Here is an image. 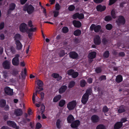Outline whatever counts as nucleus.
I'll list each match as a JSON object with an SVG mask.
<instances>
[{"mask_svg": "<svg viewBox=\"0 0 129 129\" xmlns=\"http://www.w3.org/2000/svg\"><path fill=\"white\" fill-rule=\"evenodd\" d=\"M91 89H88L83 96L81 101L83 104H85L86 103L88 99L89 96L91 94Z\"/></svg>", "mask_w": 129, "mask_h": 129, "instance_id": "nucleus-1", "label": "nucleus"}, {"mask_svg": "<svg viewBox=\"0 0 129 129\" xmlns=\"http://www.w3.org/2000/svg\"><path fill=\"white\" fill-rule=\"evenodd\" d=\"M35 8L31 5H29L27 4L25 5L23 8V10L24 11H27L29 14L33 13L34 12Z\"/></svg>", "mask_w": 129, "mask_h": 129, "instance_id": "nucleus-2", "label": "nucleus"}, {"mask_svg": "<svg viewBox=\"0 0 129 129\" xmlns=\"http://www.w3.org/2000/svg\"><path fill=\"white\" fill-rule=\"evenodd\" d=\"M126 21L124 17L122 15H119L118 19L116 20V22L118 26H120L124 24Z\"/></svg>", "mask_w": 129, "mask_h": 129, "instance_id": "nucleus-3", "label": "nucleus"}, {"mask_svg": "<svg viewBox=\"0 0 129 129\" xmlns=\"http://www.w3.org/2000/svg\"><path fill=\"white\" fill-rule=\"evenodd\" d=\"M102 27L100 25H96L93 24L90 26V29L91 31L94 30L95 32H101Z\"/></svg>", "mask_w": 129, "mask_h": 129, "instance_id": "nucleus-4", "label": "nucleus"}, {"mask_svg": "<svg viewBox=\"0 0 129 129\" xmlns=\"http://www.w3.org/2000/svg\"><path fill=\"white\" fill-rule=\"evenodd\" d=\"M20 55L17 54L15 55V57L12 60V63L13 65L14 66H18L19 64V57Z\"/></svg>", "mask_w": 129, "mask_h": 129, "instance_id": "nucleus-5", "label": "nucleus"}, {"mask_svg": "<svg viewBox=\"0 0 129 129\" xmlns=\"http://www.w3.org/2000/svg\"><path fill=\"white\" fill-rule=\"evenodd\" d=\"M20 31L21 32H27L28 28L27 24L25 23H22L20 25L19 27Z\"/></svg>", "mask_w": 129, "mask_h": 129, "instance_id": "nucleus-6", "label": "nucleus"}, {"mask_svg": "<svg viewBox=\"0 0 129 129\" xmlns=\"http://www.w3.org/2000/svg\"><path fill=\"white\" fill-rule=\"evenodd\" d=\"M77 103L76 101L73 100L69 102L67 105V107L69 110L73 109L76 107Z\"/></svg>", "mask_w": 129, "mask_h": 129, "instance_id": "nucleus-7", "label": "nucleus"}, {"mask_svg": "<svg viewBox=\"0 0 129 129\" xmlns=\"http://www.w3.org/2000/svg\"><path fill=\"white\" fill-rule=\"evenodd\" d=\"M11 64L10 61L6 60L3 62L2 65L4 68L6 69H9L10 68Z\"/></svg>", "mask_w": 129, "mask_h": 129, "instance_id": "nucleus-8", "label": "nucleus"}, {"mask_svg": "<svg viewBox=\"0 0 129 129\" xmlns=\"http://www.w3.org/2000/svg\"><path fill=\"white\" fill-rule=\"evenodd\" d=\"M5 92L7 94L12 95L13 94V90L8 87H6L4 89Z\"/></svg>", "mask_w": 129, "mask_h": 129, "instance_id": "nucleus-9", "label": "nucleus"}, {"mask_svg": "<svg viewBox=\"0 0 129 129\" xmlns=\"http://www.w3.org/2000/svg\"><path fill=\"white\" fill-rule=\"evenodd\" d=\"M94 44L97 45H99L101 43V40L100 36L98 35L96 36L94 39Z\"/></svg>", "mask_w": 129, "mask_h": 129, "instance_id": "nucleus-10", "label": "nucleus"}, {"mask_svg": "<svg viewBox=\"0 0 129 129\" xmlns=\"http://www.w3.org/2000/svg\"><path fill=\"white\" fill-rule=\"evenodd\" d=\"M69 55L70 57L73 59H76L78 56V54L75 52H70Z\"/></svg>", "mask_w": 129, "mask_h": 129, "instance_id": "nucleus-11", "label": "nucleus"}, {"mask_svg": "<svg viewBox=\"0 0 129 129\" xmlns=\"http://www.w3.org/2000/svg\"><path fill=\"white\" fill-rule=\"evenodd\" d=\"M80 124V121L79 120H76L72 122L71 124V126L72 128H76Z\"/></svg>", "mask_w": 129, "mask_h": 129, "instance_id": "nucleus-12", "label": "nucleus"}, {"mask_svg": "<svg viewBox=\"0 0 129 129\" xmlns=\"http://www.w3.org/2000/svg\"><path fill=\"white\" fill-rule=\"evenodd\" d=\"M72 23L73 25L75 27L79 28L81 26V23L79 21L74 20L73 21Z\"/></svg>", "mask_w": 129, "mask_h": 129, "instance_id": "nucleus-13", "label": "nucleus"}, {"mask_svg": "<svg viewBox=\"0 0 129 129\" xmlns=\"http://www.w3.org/2000/svg\"><path fill=\"white\" fill-rule=\"evenodd\" d=\"M14 114L16 116H21L23 113L22 110L21 109H18L15 110Z\"/></svg>", "mask_w": 129, "mask_h": 129, "instance_id": "nucleus-14", "label": "nucleus"}, {"mask_svg": "<svg viewBox=\"0 0 129 129\" xmlns=\"http://www.w3.org/2000/svg\"><path fill=\"white\" fill-rule=\"evenodd\" d=\"M106 9V7L105 6H102L101 5H98L96 7V9L98 11L102 12L104 11Z\"/></svg>", "mask_w": 129, "mask_h": 129, "instance_id": "nucleus-15", "label": "nucleus"}, {"mask_svg": "<svg viewBox=\"0 0 129 129\" xmlns=\"http://www.w3.org/2000/svg\"><path fill=\"white\" fill-rule=\"evenodd\" d=\"M7 123L8 125L14 128L16 127V129H19L18 127H16V124L14 121L9 120L7 121Z\"/></svg>", "mask_w": 129, "mask_h": 129, "instance_id": "nucleus-16", "label": "nucleus"}, {"mask_svg": "<svg viewBox=\"0 0 129 129\" xmlns=\"http://www.w3.org/2000/svg\"><path fill=\"white\" fill-rule=\"evenodd\" d=\"M91 119L93 123H96L99 121V117L96 115H94L92 116Z\"/></svg>", "mask_w": 129, "mask_h": 129, "instance_id": "nucleus-17", "label": "nucleus"}, {"mask_svg": "<svg viewBox=\"0 0 129 129\" xmlns=\"http://www.w3.org/2000/svg\"><path fill=\"white\" fill-rule=\"evenodd\" d=\"M122 126V123L120 122H117L114 125V129H119Z\"/></svg>", "mask_w": 129, "mask_h": 129, "instance_id": "nucleus-18", "label": "nucleus"}, {"mask_svg": "<svg viewBox=\"0 0 129 129\" xmlns=\"http://www.w3.org/2000/svg\"><path fill=\"white\" fill-rule=\"evenodd\" d=\"M74 118L73 115H70L68 116L67 118V120L68 123H72L74 120Z\"/></svg>", "mask_w": 129, "mask_h": 129, "instance_id": "nucleus-19", "label": "nucleus"}, {"mask_svg": "<svg viewBox=\"0 0 129 129\" xmlns=\"http://www.w3.org/2000/svg\"><path fill=\"white\" fill-rule=\"evenodd\" d=\"M15 44L16 45V48L18 50L21 49L22 46L21 43L19 40H16L15 42Z\"/></svg>", "mask_w": 129, "mask_h": 129, "instance_id": "nucleus-20", "label": "nucleus"}, {"mask_svg": "<svg viewBox=\"0 0 129 129\" xmlns=\"http://www.w3.org/2000/svg\"><path fill=\"white\" fill-rule=\"evenodd\" d=\"M96 54L94 52H92L90 53L88 55L89 58L92 59L94 58L96 56Z\"/></svg>", "mask_w": 129, "mask_h": 129, "instance_id": "nucleus-21", "label": "nucleus"}, {"mask_svg": "<svg viewBox=\"0 0 129 129\" xmlns=\"http://www.w3.org/2000/svg\"><path fill=\"white\" fill-rule=\"evenodd\" d=\"M67 87L66 86H62L59 90V92L61 94L64 92L66 90Z\"/></svg>", "mask_w": 129, "mask_h": 129, "instance_id": "nucleus-22", "label": "nucleus"}, {"mask_svg": "<svg viewBox=\"0 0 129 129\" xmlns=\"http://www.w3.org/2000/svg\"><path fill=\"white\" fill-rule=\"evenodd\" d=\"M116 81L117 83L121 82L122 80V77L121 75H118L116 77Z\"/></svg>", "mask_w": 129, "mask_h": 129, "instance_id": "nucleus-23", "label": "nucleus"}, {"mask_svg": "<svg viewBox=\"0 0 129 129\" xmlns=\"http://www.w3.org/2000/svg\"><path fill=\"white\" fill-rule=\"evenodd\" d=\"M125 106H121L119 107V109L118 110V112L119 113H121L125 112Z\"/></svg>", "mask_w": 129, "mask_h": 129, "instance_id": "nucleus-24", "label": "nucleus"}, {"mask_svg": "<svg viewBox=\"0 0 129 129\" xmlns=\"http://www.w3.org/2000/svg\"><path fill=\"white\" fill-rule=\"evenodd\" d=\"M61 96L60 95H58L55 97L53 99V102H57L61 98Z\"/></svg>", "mask_w": 129, "mask_h": 129, "instance_id": "nucleus-25", "label": "nucleus"}, {"mask_svg": "<svg viewBox=\"0 0 129 129\" xmlns=\"http://www.w3.org/2000/svg\"><path fill=\"white\" fill-rule=\"evenodd\" d=\"M16 6L14 3L10 4L9 6V9L11 11H13L15 9Z\"/></svg>", "mask_w": 129, "mask_h": 129, "instance_id": "nucleus-26", "label": "nucleus"}, {"mask_svg": "<svg viewBox=\"0 0 129 129\" xmlns=\"http://www.w3.org/2000/svg\"><path fill=\"white\" fill-rule=\"evenodd\" d=\"M14 38L16 41V40H21V37L19 34H17L15 35L14 37Z\"/></svg>", "mask_w": 129, "mask_h": 129, "instance_id": "nucleus-27", "label": "nucleus"}, {"mask_svg": "<svg viewBox=\"0 0 129 129\" xmlns=\"http://www.w3.org/2000/svg\"><path fill=\"white\" fill-rule=\"evenodd\" d=\"M37 28L36 27L33 28V26L32 27H30V28H28L27 32H34L36 31Z\"/></svg>", "mask_w": 129, "mask_h": 129, "instance_id": "nucleus-28", "label": "nucleus"}, {"mask_svg": "<svg viewBox=\"0 0 129 129\" xmlns=\"http://www.w3.org/2000/svg\"><path fill=\"white\" fill-rule=\"evenodd\" d=\"M112 19L111 16L110 15H107L105 17L104 20L106 21H109L112 20Z\"/></svg>", "mask_w": 129, "mask_h": 129, "instance_id": "nucleus-29", "label": "nucleus"}, {"mask_svg": "<svg viewBox=\"0 0 129 129\" xmlns=\"http://www.w3.org/2000/svg\"><path fill=\"white\" fill-rule=\"evenodd\" d=\"M96 129H106V127L104 125L100 124L96 126Z\"/></svg>", "mask_w": 129, "mask_h": 129, "instance_id": "nucleus-30", "label": "nucleus"}, {"mask_svg": "<svg viewBox=\"0 0 129 129\" xmlns=\"http://www.w3.org/2000/svg\"><path fill=\"white\" fill-rule=\"evenodd\" d=\"M0 106L1 107H4L6 104L5 101L3 99L2 100L0 101Z\"/></svg>", "mask_w": 129, "mask_h": 129, "instance_id": "nucleus-31", "label": "nucleus"}, {"mask_svg": "<svg viewBox=\"0 0 129 129\" xmlns=\"http://www.w3.org/2000/svg\"><path fill=\"white\" fill-rule=\"evenodd\" d=\"M61 122V121L59 119H58L56 122V125L57 127L60 128L61 127L60 123Z\"/></svg>", "mask_w": 129, "mask_h": 129, "instance_id": "nucleus-32", "label": "nucleus"}, {"mask_svg": "<svg viewBox=\"0 0 129 129\" xmlns=\"http://www.w3.org/2000/svg\"><path fill=\"white\" fill-rule=\"evenodd\" d=\"M111 15L112 17L114 19H115L116 18V14L115 11L114 10H112L111 12Z\"/></svg>", "mask_w": 129, "mask_h": 129, "instance_id": "nucleus-33", "label": "nucleus"}, {"mask_svg": "<svg viewBox=\"0 0 129 129\" xmlns=\"http://www.w3.org/2000/svg\"><path fill=\"white\" fill-rule=\"evenodd\" d=\"M86 84V82L84 80H83L80 81V85L82 87H84Z\"/></svg>", "mask_w": 129, "mask_h": 129, "instance_id": "nucleus-34", "label": "nucleus"}, {"mask_svg": "<svg viewBox=\"0 0 129 129\" xmlns=\"http://www.w3.org/2000/svg\"><path fill=\"white\" fill-rule=\"evenodd\" d=\"M3 76L5 78H6L9 76V74L7 71H5L3 72Z\"/></svg>", "mask_w": 129, "mask_h": 129, "instance_id": "nucleus-35", "label": "nucleus"}, {"mask_svg": "<svg viewBox=\"0 0 129 129\" xmlns=\"http://www.w3.org/2000/svg\"><path fill=\"white\" fill-rule=\"evenodd\" d=\"M65 103L66 102L64 100H62L59 102V105L60 107H62L65 104Z\"/></svg>", "mask_w": 129, "mask_h": 129, "instance_id": "nucleus-36", "label": "nucleus"}, {"mask_svg": "<svg viewBox=\"0 0 129 129\" xmlns=\"http://www.w3.org/2000/svg\"><path fill=\"white\" fill-rule=\"evenodd\" d=\"M75 9V6L73 5H71L68 8V10L70 11H72Z\"/></svg>", "mask_w": 129, "mask_h": 129, "instance_id": "nucleus-37", "label": "nucleus"}, {"mask_svg": "<svg viewBox=\"0 0 129 129\" xmlns=\"http://www.w3.org/2000/svg\"><path fill=\"white\" fill-rule=\"evenodd\" d=\"M112 25L110 24H108L106 26V29L108 30H111L112 29Z\"/></svg>", "mask_w": 129, "mask_h": 129, "instance_id": "nucleus-38", "label": "nucleus"}, {"mask_svg": "<svg viewBox=\"0 0 129 129\" xmlns=\"http://www.w3.org/2000/svg\"><path fill=\"white\" fill-rule=\"evenodd\" d=\"M37 84L39 87H42L43 85L42 81L40 80H38L37 81Z\"/></svg>", "mask_w": 129, "mask_h": 129, "instance_id": "nucleus-39", "label": "nucleus"}, {"mask_svg": "<svg viewBox=\"0 0 129 129\" xmlns=\"http://www.w3.org/2000/svg\"><path fill=\"white\" fill-rule=\"evenodd\" d=\"M75 84V82L73 81H71L69 84L68 87L69 88H71L74 86Z\"/></svg>", "mask_w": 129, "mask_h": 129, "instance_id": "nucleus-40", "label": "nucleus"}, {"mask_svg": "<svg viewBox=\"0 0 129 129\" xmlns=\"http://www.w3.org/2000/svg\"><path fill=\"white\" fill-rule=\"evenodd\" d=\"M84 15L83 13L79 14L78 13V18L79 19H81L84 18Z\"/></svg>", "mask_w": 129, "mask_h": 129, "instance_id": "nucleus-41", "label": "nucleus"}, {"mask_svg": "<svg viewBox=\"0 0 129 129\" xmlns=\"http://www.w3.org/2000/svg\"><path fill=\"white\" fill-rule=\"evenodd\" d=\"M109 55V53L108 51H106L104 53L103 56L105 58H108Z\"/></svg>", "mask_w": 129, "mask_h": 129, "instance_id": "nucleus-42", "label": "nucleus"}, {"mask_svg": "<svg viewBox=\"0 0 129 129\" xmlns=\"http://www.w3.org/2000/svg\"><path fill=\"white\" fill-rule=\"evenodd\" d=\"M54 13V16L55 17H57L59 14V12L58 11L54 10L53 12Z\"/></svg>", "mask_w": 129, "mask_h": 129, "instance_id": "nucleus-43", "label": "nucleus"}, {"mask_svg": "<svg viewBox=\"0 0 129 129\" xmlns=\"http://www.w3.org/2000/svg\"><path fill=\"white\" fill-rule=\"evenodd\" d=\"M62 32H68L69 29L67 27H64L62 29Z\"/></svg>", "mask_w": 129, "mask_h": 129, "instance_id": "nucleus-44", "label": "nucleus"}, {"mask_svg": "<svg viewBox=\"0 0 129 129\" xmlns=\"http://www.w3.org/2000/svg\"><path fill=\"white\" fill-rule=\"evenodd\" d=\"M55 8L56 11H59L60 9V6L58 3L56 4L55 5Z\"/></svg>", "mask_w": 129, "mask_h": 129, "instance_id": "nucleus-45", "label": "nucleus"}, {"mask_svg": "<svg viewBox=\"0 0 129 129\" xmlns=\"http://www.w3.org/2000/svg\"><path fill=\"white\" fill-rule=\"evenodd\" d=\"M106 79V76L105 75H102L100 77L99 80L100 81L103 80H105Z\"/></svg>", "mask_w": 129, "mask_h": 129, "instance_id": "nucleus-46", "label": "nucleus"}, {"mask_svg": "<svg viewBox=\"0 0 129 129\" xmlns=\"http://www.w3.org/2000/svg\"><path fill=\"white\" fill-rule=\"evenodd\" d=\"M117 1V0H109V5L110 6L113 5Z\"/></svg>", "mask_w": 129, "mask_h": 129, "instance_id": "nucleus-47", "label": "nucleus"}, {"mask_svg": "<svg viewBox=\"0 0 129 129\" xmlns=\"http://www.w3.org/2000/svg\"><path fill=\"white\" fill-rule=\"evenodd\" d=\"M78 13L77 12L74 14L72 16V17L74 19H76L78 18Z\"/></svg>", "mask_w": 129, "mask_h": 129, "instance_id": "nucleus-48", "label": "nucleus"}, {"mask_svg": "<svg viewBox=\"0 0 129 129\" xmlns=\"http://www.w3.org/2000/svg\"><path fill=\"white\" fill-rule=\"evenodd\" d=\"M78 73L77 72H74L72 75V76L73 78H75L78 76Z\"/></svg>", "mask_w": 129, "mask_h": 129, "instance_id": "nucleus-49", "label": "nucleus"}, {"mask_svg": "<svg viewBox=\"0 0 129 129\" xmlns=\"http://www.w3.org/2000/svg\"><path fill=\"white\" fill-rule=\"evenodd\" d=\"M109 109L106 106H104L103 108V111L104 112H107L108 111Z\"/></svg>", "mask_w": 129, "mask_h": 129, "instance_id": "nucleus-50", "label": "nucleus"}, {"mask_svg": "<svg viewBox=\"0 0 129 129\" xmlns=\"http://www.w3.org/2000/svg\"><path fill=\"white\" fill-rule=\"evenodd\" d=\"M45 109V106L43 105H42L41 107V111L42 112L41 114H42L44 112Z\"/></svg>", "mask_w": 129, "mask_h": 129, "instance_id": "nucleus-51", "label": "nucleus"}, {"mask_svg": "<svg viewBox=\"0 0 129 129\" xmlns=\"http://www.w3.org/2000/svg\"><path fill=\"white\" fill-rule=\"evenodd\" d=\"M95 71L97 73H99L101 72L102 70L101 68H98L95 69Z\"/></svg>", "mask_w": 129, "mask_h": 129, "instance_id": "nucleus-52", "label": "nucleus"}, {"mask_svg": "<svg viewBox=\"0 0 129 129\" xmlns=\"http://www.w3.org/2000/svg\"><path fill=\"white\" fill-rule=\"evenodd\" d=\"M10 50L12 53L14 54L15 53V50L14 47H11L10 48Z\"/></svg>", "mask_w": 129, "mask_h": 129, "instance_id": "nucleus-53", "label": "nucleus"}, {"mask_svg": "<svg viewBox=\"0 0 129 129\" xmlns=\"http://www.w3.org/2000/svg\"><path fill=\"white\" fill-rule=\"evenodd\" d=\"M42 127L41 124L39 123H38L36 125V129H39Z\"/></svg>", "mask_w": 129, "mask_h": 129, "instance_id": "nucleus-54", "label": "nucleus"}, {"mask_svg": "<svg viewBox=\"0 0 129 129\" xmlns=\"http://www.w3.org/2000/svg\"><path fill=\"white\" fill-rule=\"evenodd\" d=\"M74 72V71L73 70H70L68 71V74L69 75H72Z\"/></svg>", "mask_w": 129, "mask_h": 129, "instance_id": "nucleus-55", "label": "nucleus"}, {"mask_svg": "<svg viewBox=\"0 0 129 129\" xmlns=\"http://www.w3.org/2000/svg\"><path fill=\"white\" fill-rule=\"evenodd\" d=\"M28 26L30 27H32L33 26V25L32 23V22L31 20H29L28 23Z\"/></svg>", "mask_w": 129, "mask_h": 129, "instance_id": "nucleus-56", "label": "nucleus"}, {"mask_svg": "<svg viewBox=\"0 0 129 129\" xmlns=\"http://www.w3.org/2000/svg\"><path fill=\"white\" fill-rule=\"evenodd\" d=\"M5 24L4 22H2L0 24V30L3 29L4 26Z\"/></svg>", "mask_w": 129, "mask_h": 129, "instance_id": "nucleus-57", "label": "nucleus"}, {"mask_svg": "<svg viewBox=\"0 0 129 129\" xmlns=\"http://www.w3.org/2000/svg\"><path fill=\"white\" fill-rule=\"evenodd\" d=\"M108 42V40L105 38H104L102 41V43L105 44H107Z\"/></svg>", "mask_w": 129, "mask_h": 129, "instance_id": "nucleus-58", "label": "nucleus"}, {"mask_svg": "<svg viewBox=\"0 0 129 129\" xmlns=\"http://www.w3.org/2000/svg\"><path fill=\"white\" fill-rule=\"evenodd\" d=\"M93 1L96 3L100 4L102 3L104 0H93Z\"/></svg>", "mask_w": 129, "mask_h": 129, "instance_id": "nucleus-59", "label": "nucleus"}, {"mask_svg": "<svg viewBox=\"0 0 129 129\" xmlns=\"http://www.w3.org/2000/svg\"><path fill=\"white\" fill-rule=\"evenodd\" d=\"M126 119L127 118H122L121 120V121L120 122H122V124L124 122L127 121Z\"/></svg>", "mask_w": 129, "mask_h": 129, "instance_id": "nucleus-60", "label": "nucleus"}, {"mask_svg": "<svg viewBox=\"0 0 129 129\" xmlns=\"http://www.w3.org/2000/svg\"><path fill=\"white\" fill-rule=\"evenodd\" d=\"M125 55L124 53L123 52H121L119 53V56L120 57H123Z\"/></svg>", "mask_w": 129, "mask_h": 129, "instance_id": "nucleus-61", "label": "nucleus"}, {"mask_svg": "<svg viewBox=\"0 0 129 129\" xmlns=\"http://www.w3.org/2000/svg\"><path fill=\"white\" fill-rule=\"evenodd\" d=\"M59 75L57 74L54 73L52 74V76L53 77L55 78H57L59 77Z\"/></svg>", "mask_w": 129, "mask_h": 129, "instance_id": "nucleus-62", "label": "nucleus"}, {"mask_svg": "<svg viewBox=\"0 0 129 129\" xmlns=\"http://www.w3.org/2000/svg\"><path fill=\"white\" fill-rule=\"evenodd\" d=\"M59 55L61 57H62L64 56L65 55V53L64 51H62L60 52L59 53Z\"/></svg>", "mask_w": 129, "mask_h": 129, "instance_id": "nucleus-63", "label": "nucleus"}, {"mask_svg": "<svg viewBox=\"0 0 129 129\" xmlns=\"http://www.w3.org/2000/svg\"><path fill=\"white\" fill-rule=\"evenodd\" d=\"M27 0H21L20 1V3L21 5L24 4L27 2Z\"/></svg>", "mask_w": 129, "mask_h": 129, "instance_id": "nucleus-64", "label": "nucleus"}]
</instances>
